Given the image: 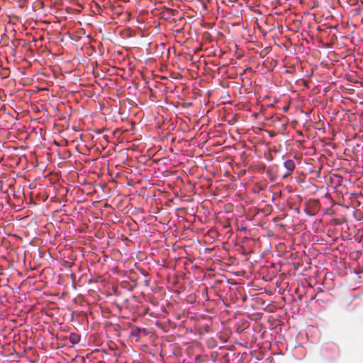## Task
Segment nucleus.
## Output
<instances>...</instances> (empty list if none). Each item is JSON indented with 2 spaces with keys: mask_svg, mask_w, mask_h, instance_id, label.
I'll return each instance as SVG.
<instances>
[{
  "mask_svg": "<svg viewBox=\"0 0 363 363\" xmlns=\"http://www.w3.org/2000/svg\"><path fill=\"white\" fill-rule=\"evenodd\" d=\"M318 211L319 202L315 199L310 200L304 209L305 213L310 216L316 215Z\"/></svg>",
  "mask_w": 363,
  "mask_h": 363,
  "instance_id": "nucleus-1",
  "label": "nucleus"
},
{
  "mask_svg": "<svg viewBox=\"0 0 363 363\" xmlns=\"http://www.w3.org/2000/svg\"><path fill=\"white\" fill-rule=\"evenodd\" d=\"M284 167L286 169V172L282 175L283 178H286L291 175L295 169V162L292 160H288L284 162Z\"/></svg>",
  "mask_w": 363,
  "mask_h": 363,
  "instance_id": "nucleus-2",
  "label": "nucleus"
},
{
  "mask_svg": "<svg viewBox=\"0 0 363 363\" xmlns=\"http://www.w3.org/2000/svg\"><path fill=\"white\" fill-rule=\"evenodd\" d=\"M69 340L72 344H77L79 342L80 337L77 334H71Z\"/></svg>",
  "mask_w": 363,
  "mask_h": 363,
  "instance_id": "nucleus-3",
  "label": "nucleus"
},
{
  "mask_svg": "<svg viewBox=\"0 0 363 363\" xmlns=\"http://www.w3.org/2000/svg\"><path fill=\"white\" fill-rule=\"evenodd\" d=\"M140 331H141V330L140 328H137L133 330L132 335H135V336H139Z\"/></svg>",
  "mask_w": 363,
  "mask_h": 363,
  "instance_id": "nucleus-4",
  "label": "nucleus"
},
{
  "mask_svg": "<svg viewBox=\"0 0 363 363\" xmlns=\"http://www.w3.org/2000/svg\"><path fill=\"white\" fill-rule=\"evenodd\" d=\"M287 110H288V108H287V107H284V111H286Z\"/></svg>",
  "mask_w": 363,
  "mask_h": 363,
  "instance_id": "nucleus-5",
  "label": "nucleus"
},
{
  "mask_svg": "<svg viewBox=\"0 0 363 363\" xmlns=\"http://www.w3.org/2000/svg\"><path fill=\"white\" fill-rule=\"evenodd\" d=\"M104 139H106L107 136L106 135H104Z\"/></svg>",
  "mask_w": 363,
  "mask_h": 363,
  "instance_id": "nucleus-6",
  "label": "nucleus"
},
{
  "mask_svg": "<svg viewBox=\"0 0 363 363\" xmlns=\"http://www.w3.org/2000/svg\"><path fill=\"white\" fill-rule=\"evenodd\" d=\"M104 139H106L107 136L106 135H104Z\"/></svg>",
  "mask_w": 363,
  "mask_h": 363,
  "instance_id": "nucleus-7",
  "label": "nucleus"
}]
</instances>
